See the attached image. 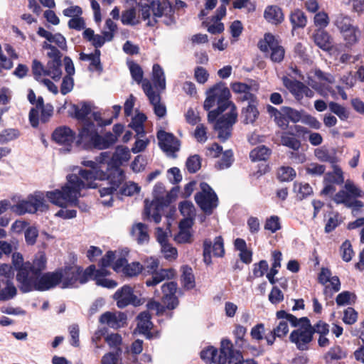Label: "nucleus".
Instances as JSON below:
<instances>
[{
    "label": "nucleus",
    "instance_id": "f257e3e1",
    "mask_svg": "<svg viewBox=\"0 0 364 364\" xmlns=\"http://www.w3.org/2000/svg\"><path fill=\"white\" fill-rule=\"evenodd\" d=\"M105 171L103 170L92 171L80 168L77 174L71 173L67 176V183L61 189H55L46 193L48 200L59 207L71 205L78 206L80 192L83 189L96 188V180L104 181Z\"/></svg>",
    "mask_w": 364,
    "mask_h": 364
},
{
    "label": "nucleus",
    "instance_id": "864d4df0",
    "mask_svg": "<svg viewBox=\"0 0 364 364\" xmlns=\"http://www.w3.org/2000/svg\"><path fill=\"white\" fill-rule=\"evenodd\" d=\"M186 166L190 173H196L201 168V158L198 154L189 156L186 162Z\"/></svg>",
    "mask_w": 364,
    "mask_h": 364
},
{
    "label": "nucleus",
    "instance_id": "9b49d317",
    "mask_svg": "<svg viewBox=\"0 0 364 364\" xmlns=\"http://www.w3.org/2000/svg\"><path fill=\"white\" fill-rule=\"evenodd\" d=\"M257 46L262 53L270 51L269 58L272 62L280 63L284 60L285 50L272 33H266L264 38L258 41Z\"/></svg>",
    "mask_w": 364,
    "mask_h": 364
},
{
    "label": "nucleus",
    "instance_id": "052dcab7",
    "mask_svg": "<svg viewBox=\"0 0 364 364\" xmlns=\"http://www.w3.org/2000/svg\"><path fill=\"white\" fill-rule=\"evenodd\" d=\"M276 316L278 319H285L287 321H289L293 327H300L301 326V318H298L294 315L287 313L284 310L277 311Z\"/></svg>",
    "mask_w": 364,
    "mask_h": 364
},
{
    "label": "nucleus",
    "instance_id": "b1692460",
    "mask_svg": "<svg viewBox=\"0 0 364 364\" xmlns=\"http://www.w3.org/2000/svg\"><path fill=\"white\" fill-rule=\"evenodd\" d=\"M152 11L155 17L165 16L164 23L167 25H171L175 22L173 17V9L171 2L168 0L158 1L156 4L152 3Z\"/></svg>",
    "mask_w": 364,
    "mask_h": 364
},
{
    "label": "nucleus",
    "instance_id": "6ab92c4d",
    "mask_svg": "<svg viewBox=\"0 0 364 364\" xmlns=\"http://www.w3.org/2000/svg\"><path fill=\"white\" fill-rule=\"evenodd\" d=\"M211 252H213L214 257H223L224 256L225 248L223 239L221 236L216 237L213 243L209 239L203 241V261L208 265L212 263Z\"/></svg>",
    "mask_w": 364,
    "mask_h": 364
},
{
    "label": "nucleus",
    "instance_id": "2f4dec72",
    "mask_svg": "<svg viewBox=\"0 0 364 364\" xmlns=\"http://www.w3.org/2000/svg\"><path fill=\"white\" fill-rule=\"evenodd\" d=\"M259 101L248 104L241 110L242 122L245 124H253L258 118L259 112L257 109Z\"/></svg>",
    "mask_w": 364,
    "mask_h": 364
},
{
    "label": "nucleus",
    "instance_id": "ddd939ff",
    "mask_svg": "<svg viewBox=\"0 0 364 364\" xmlns=\"http://www.w3.org/2000/svg\"><path fill=\"white\" fill-rule=\"evenodd\" d=\"M237 112L235 105H232V108L229 112L218 117L214 125V129L218 132V137L221 141L224 142L228 140L230 136L232 126L237 122Z\"/></svg>",
    "mask_w": 364,
    "mask_h": 364
},
{
    "label": "nucleus",
    "instance_id": "412c9836",
    "mask_svg": "<svg viewBox=\"0 0 364 364\" xmlns=\"http://www.w3.org/2000/svg\"><path fill=\"white\" fill-rule=\"evenodd\" d=\"M58 269H60L63 274V282L60 283L61 288L73 287L77 281L81 283L84 272L81 267L65 266L58 268Z\"/></svg>",
    "mask_w": 364,
    "mask_h": 364
},
{
    "label": "nucleus",
    "instance_id": "423d86ee",
    "mask_svg": "<svg viewBox=\"0 0 364 364\" xmlns=\"http://www.w3.org/2000/svg\"><path fill=\"white\" fill-rule=\"evenodd\" d=\"M266 109L270 118L273 119L275 124L282 130H286L289 127L290 122L296 124L302 119L301 112L291 107L282 106L277 109L272 105H267Z\"/></svg>",
    "mask_w": 364,
    "mask_h": 364
},
{
    "label": "nucleus",
    "instance_id": "09e8293b",
    "mask_svg": "<svg viewBox=\"0 0 364 364\" xmlns=\"http://www.w3.org/2000/svg\"><path fill=\"white\" fill-rule=\"evenodd\" d=\"M294 191L296 193V197L299 200H302L313 194V189L308 183L294 182Z\"/></svg>",
    "mask_w": 364,
    "mask_h": 364
},
{
    "label": "nucleus",
    "instance_id": "c9c22d12",
    "mask_svg": "<svg viewBox=\"0 0 364 364\" xmlns=\"http://www.w3.org/2000/svg\"><path fill=\"white\" fill-rule=\"evenodd\" d=\"M138 321L137 328L139 332L144 335L151 334V330L153 328L151 322V316L148 311L141 312L136 317Z\"/></svg>",
    "mask_w": 364,
    "mask_h": 364
},
{
    "label": "nucleus",
    "instance_id": "f8f14e48",
    "mask_svg": "<svg viewBox=\"0 0 364 364\" xmlns=\"http://www.w3.org/2000/svg\"><path fill=\"white\" fill-rule=\"evenodd\" d=\"M14 274L11 265L0 264V301L10 300L17 294V289L12 282Z\"/></svg>",
    "mask_w": 364,
    "mask_h": 364
},
{
    "label": "nucleus",
    "instance_id": "4468645a",
    "mask_svg": "<svg viewBox=\"0 0 364 364\" xmlns=\"http://www.w3.org/2000/svg\"><path fill=\"white\" fill-rule=\"evenodd\" d=\"M130 159L129 150L127 147L118 146L115 151L112 154V156L107 159L106 170L113 172L114 174H118L122 178V176L125 177V173L122 169L121 166L124 162H127Z\"/></svg>",
    "mask_w": 364,
    "mask_h": 364
},
{
    "label": "nucleus",
    "instance_id": "69168bd1",
    "mask_svg": "<svg viewBox=\"0 0 364 364\" xmlns=\"http://www.w3.org/2000/svg\"><path fill=\"white\" fill-rule=\"evenodd\" d=\"M140 188L134 182L125 183L119 191L122 196H132L134 193L139 192Z\"/></svg>",
    "mask_w": 364,
    "mask_h": 364
},
{
    "label": "nucleus",
    "instance_id": "de8ad7c7",
    "mask_svg": "<svg viewBox=\"0 0 364 364\" xmlns=\"http://www.w3.org/2000/svg\"><path fill=\"white\" fill-rule=\"evenodd\" d=\"M293 29L304 28L307 23V18L304 13L300 9L292 11L289 16Z\"/></svg>",
    "mask_w": 364,
    "mask_h": 364
},
{
    "label": "nucleus",
    "instance_id": "393cba45",
    "mask_svg": "<svg viewBox=\"0 0 364 364\" xmlns=\"http://www.w3.org/2000/svg\"><path fill=\"white\" fill-rule=\"evenodd\" d=\"M232 90L237 94V102H244L247 101L248 104L256 103L258 102L257 96L251 92L252 87L244 82H234L231 85Z\"/></svg>",
    "mask_w": 364,
    "mask_h": 364
},
{
    "label": "nucleus",
    "instance_id": "79ce46f5",
    "mask_svg": "<svg viewBox=\"0 0 364 364\" xmlns=\"http://www.w3.org/2000/svg\"><path fill=\"white\" fill-rule=\"evenodd\" d=\"M109 157V152H102L98 156L96 157V161L84 160L81 162L82 165L90 168V170L98 171L102 170V165L107 164V159Z\"/></svg>",
    "mask_w": 364,
    "mask_h": 364
},
{
    "label": "nucleus",
    "instance_id": "e2e57ef3",
    "mask_svg": "<svg viewBox=\"0 0 364 364\" xmlns=\"http://www.w3.org/2000/svg\"><path fill=\"white\" fill-rule=\"evenodd\" d=\"M282 228L279 218L277 215H272L267 218L264 229L271 231L272 233L276 232Z\"/></svg>",
    "mask_w": 364,
    "mask_h": 364
},
{
    "label": "nucleus",
    "instance_id": "20e7f679",
    "mask_svg": "<svg viewBox=\"0 0 364 364\" xmlns=\"http://www.w3.org/2000/svg\"><path fill=\"white\" fill-rule=\"evenodd\" d=\"M117 142V136L108 132L103 136L98 133L95 123L87 121L79 129L77 134V144H83L87 148H94L99 150L106 149Z\"/></svg>",
    "mask_w": 364,
    "mask_h": 364
},
{
    "label": "nucleus",
    "instance_id": "5fc2aeb1",
    "mask_svg": "<svg viewBox=\"0 0 364 364\" xmlns=\"http://www.w3.org/2000/svg\"><path fill=\"white\" fill-rule=\"evenodd\" d=\"M329 109L331 112L336 114L341 120H346L349 117V112L346 109V107L341 105L340 104L331 102L328 104Z\"/></svg>",
    "mask_w": 364,
    "mask_h": 364
},
{
    "label": "nucleus",
    "instance_id": "dca6fc26",
    "mask_svg": "<svg viewBox=\"0 0 364 364\" xmlns=\"http://www.w3.org/2000/svg\"><path fill=\"white\" fill-rule=\"evenodd\" d=\"M105 180H107L109 181V186L104 187L99 190V193L101 198H104L105 196H109V199H104L101 200V203L104 206L112 207L113 205V197L112 194L114 191H117V189L120 187V186L124 183L125 180V177L118 176V174H114L113 172L109 171L107 170L105 171Z\"/></svg>",
    "mask_w": 364,
    "mask_h": 364
},
{
    "label": "nucleus",
    "instance_id": "58836bf2",
    "mask_svg": "<svg viewBox=\"0 0 364 364\" xmlns=\"http://www.w3.org/2000/svg\"><path fill=\"white\" fill-rule=\"evenodd\" d=\"M346 352L339 345H334L323 355V359L326 363H331L334 360H340L346 358Z\"/></svg>",
    "mask_w": 364,
    "mask_h": 364
},
{
    "label": "nucleus",
    "instance_id": "7c9ffc66",
    "mask_svg": "<svg viewBox=\"0 0 364 364\" xmlns=\"http://www.w3.org/2000/svg\"><path fill=\"white\" fill-rule=\"evenodd\" d=\"M314 41L316 46L323 50H330L333 48V39L323 29L318 28L314 33Z\"/></svg>",
    "mask_w": 364,
    "mask_h": 364
},
{
    "label": "nucleus",
    "instance_id": "7ed1b4c3",
    "mask_svg": "<svg viewBox=\"0 0 364 364\" xmlns=\"http://www.w3.org/2000/svg\"><path fill=\"white\" fill-rule=\"evenodd\" d=\"M314 333L328 334L329 325L325 321L319 320L313 326L310 319L304 316L301 318L300 327L291 332L289 339L290 342L295 344L298 350L304 351L309 350Z\"/></svg>",
    "mask_w": 364,
    "mask_h": 364
},
{
    "label": "nucleus",
    "instance_id": "a211bd4d",
    "mask_svg": "<svg viewBox=\"0 0 364 364\" xmlns=\"http://www.w3.org/2000/svg\"><path fill=\"white\" fill-rule=\"evenodd\" d=\"M333 171L325 173L323 177L324 187L321 191L322 195L332 194L336 191L334 184L342 185L344 183L343 172L337 164L332 166Z\"/></svg>",
    "mask_w": 364,
    "mask_h": 364
},
{
    "label": "nucleus",
    "instance_id": "338daca9",
    "mask_svg": "<svg viewBox=\"0 0 364 364\" xmlns=\"http://www.w3.org/2000/svg\"><path fill=\"white\" fill-rule=\"evenodd\" d=\"M336 25L341 33L348 32V30L353 27L351 19L348 16H338L336 21Z\"/></svg>",
    "mask_w": 364,
    "mask_h": 364
},
{
    "label": "nucleus",
    "instance_id": "8fccbe9b",
    "mask_svg": "<svg viewBox=\"0 0 364 364\" xmlns=\"http://www.w3.org/2000/svg\"><path fill=\"white\" fill-rule=\"evenodd\" d=\"M133 232H137L136 240L139 244H143L144 242L149 240V235L148 233V227L146 225L139 223L134 227H133Z\"/></svg>",
    "mask_w": 364,
    "mask_h": 364
},
{
    "label": "nucleus",
    "instance_id": "5701e85b",
    "mask_svg": "<svg viewBox=\"0 0 364 364\" xmlns=\"http://www.w3.org/2000/svg\"><path fill=\"white\" fill-rule=\"evenodd\" d=\"M160 148L166 153L174 154L180 149V141L172 134L164 130L157 132Z\"/></svg>",
    "mask_w": 364,
    "mask_h": 364
},
{
    "label": "nucleus",
    "instance_id": "774afa93",
    "mask_svg": "<svg viewBox=\"0 0 364 364\" xmlns=\"http://www.w3.org/2000/svg\"><path fill=\"white\" fill-rule=\"evenodd\" d=\"M341 257L345 262H350L353 255V250L351 243L349 240H346L343 242L341 247Z\"/></svg>",
    "mask_w": 364,
    "mask_h": 364
},
{
    "label": "nucleus",
    "instance_id": "a19ab883",
    "mask_svg": "<svg viewBox=\"0 0 364 364\" xmlns=\"http://www.w3.org/2000/svg\"><path fill=\"white\" fill-rule=\"evenodd\" d=\"M181 282L183 287L186 289H192L196 286L195 277L193 269L191 267L186 265L182 267V274Z\"/></svg>",
    "mask_w": 364,
    "mask_h": 364
},
{
    "label": "nucleus",
    "instance_id": "2eb2a0df",
    "mask_svg": "<svg viewBox=\"0 0 364 364\" xmlns=\"http://www.w3.org/2000/svg\"><path fill=\"white\" fill-rule=\"evenodd\" d=\"M218 364H244L242 353L234 348L228 338L221 341Z\"/></svg>",
    "mask_w": 364,
    "mask_h": 364
},
{
    "label": "nucleus",
    "instance_id": "a18cd8bd",
    "mask_svg": "<svg viewBox=\"0 0 364 364\" xmlns=\"http://www.w3.org/2000/svg\"><path fill=\"white\" fill-rule=\"evenodd\" d=\"M271 150L264 145H260L253 149L250 153V158L252 161H267Z\"/></svg>",
    "mask_w": 364,
    "mask_h": 364
},
{
    "label": "nucleus",
    "instance_id": "cd10ccee",
    "mask_svg": "<svg viewBox=\"0 0 364 364\" xmlns=\"http://www.w3.org/2000/svg\"><path fill=\"white\" fill-rule=\"evenodd\" d=\"M90 112V105L86 102H82L80 105H71L70 110H69V116L78 121L83 122V126L87 121H91L90 119L87 118Z\"/></svg>",
    "mask_w": 364,
    "mask_h": 364
},
{
    "label": "nucleus",
    "instance_id": "6e6552de",
    "mask_svg": "<svg viewBox=\"0 0 364 364\" xmlns=\"http://www.w3.org/2000/svg\"><path fill=\"white\" fill-rule=\"evenodd\" d=\"M200 188L201 191L194 196L196 203L205 215H210L218 205V197L206 182H201Z\"/></svg>",
    "mask_w": 364,
    "mask_h": 364
},
{
    "label": "nucleus",
    "instance_id": "3c124183",
    "mask_svg": "<svg viewBox=\"0 0 364 364\" xmlns=\"http://www.w3.org/2000/svg\"><path fill=\"white\" fill-rule=\"evenodd\" d=\"M296 176V171L290 166H282L277 171V178L282 182L293 181Z\"/></svg>",
    "mask_w": 364,
    "mask_h": 364
},
{
    "label": "nucleus",
    "instance_id": "473e14b6",
    "mask_svg": "<svg viewBox=\"0 0 364 364\" xmlns=\"http://www.w3.org/2000/svg\"><path fill=\"white\" fill-rule=\"evenodd\" d=\"M105 268V267H101V269H97L95 264L90 265L84 270L81 284L86 283L90 278L94 279L95 282H97V279H104V277L110 274V272Z\"/></svg>",
    "mask_w": 364,
    "mask_h": 364
},
{
    "label": "nucleus",
    "instance_id": "0e129e2a",
    "mask_svg": "<svg viewBox=\"0 0 364 364\" xmlns=\"http://www.w3.org/2000/svg\"><path fill=\"white\" fill-rule=\"evenodd\" d=\"M247 333V328L242 325H236L233 334L235 338V345L240 348H242L245 339L244 337Z\"/></svg>",
    "mask_w": 364,
    "mask_h": 364
},
{
    "label": "nucleus",
    "instance_id": "680f3d73",
    "mask_svg": "<svg viewBox=\"0 0 364 364\" xmlns=\"http://www.w3.org/2000/svg\"><path fill=\"white\" fill-rule=\"evenodd\" d=\"M326 166L317 163H311L306 168V173L311 176H321L325 173Z\"/></svg>",
    "mask_w": 364,
    "mask_h": 364
},
{
    "label": "nucleus",
    "instance_id": "bb28decb",
    "mask_svg": "<svg viewBox=\"0 0 364 364\" xmlns=\"http://www.w3.org/2000/svg\"><path fill=\"white\" fill-rule=\"evenodd\" d=\"M176 275V271L173 268L160 269L151 274V277L147 279L145 284L147 287H154L164 280L173 279Z\"/></svg>",
    "mask_w": 364,
    "mask_h": 364
},
{
    "label": "nucleus",
    "instance_id": "a878e982",
    "mask_svg": "<svg viewBox=\"0 0 364 364\" xmlns=\"http://www.w3.org/2000/svg\"><path fill=\"white\" fill-rule=\"evenodd\" d=\"M152 204H157V209L168 207L171 203V193H166V188L162 182H157L153 189Z\"/></svg>",
    "mask_w": 364,
    "mask_h": 364
},
{
    "label": "nucleus",
    "instance_id": "6e6d98bb",
    "mask_svg": "<svg viewBox=\"0 0 364 364\" xmlns=\"http://www.w3.org/2000/svg\"><path fill=\"white\" fill-rule=\"evenodd\" d=\"M200 358L207 363L218 362L220 354L218 350L213 346H209L200 352Z\"/></svg>",
    "mask_w": 364,
    "mask_h": 364
},
{
    "label": "nucleus",
    "instance_id": "39448f33",
    "mask_svg": "<svg viewBox=\"0 0 364 364\" xmlns=\"http://www.w3.org/2000/svg\"><path fill=\"white\" fill-rule=\"evenodd\" d=\"M45 252H38L34 257L33 261L23 262V256L19 252H14L12 255V264L17 271L16 281L18 285H23L22 275L28 277L33 270L34 273L39 272L45 266Z\"/></svg>",
    "mask_w": 364,
    "mask_h": 364
},
{
    "label": "nucleus",
    "instance_id": "aec40b11",
    "mask_svg": "<svg viewBox=\"0 0 364 364\" xmlns=\"http://www.w3.org/2000/svg\"><path fill=\"white\" fill-rule=\"evenodd\" d=\"M51 139L55 144L65 147H71L77 141L76 132L68 126L63 125L56 127L51 134Z\"/></svg>",
    "mask_w": 364,
    "mask_h": 364
},
{
    "label": "nucleus",
    "instance_id": "ea45409f",
    "mask_svg": "<svg viewBox=\"0 0 364 364\" xmlns=\"http://www.w3.org/2000/svg\"><path fill=\"white\" fill-rule=\"evenodd\" d=\"M230 90L223 85L217 102L218 107L216 108L221 114L228 107H230L231 109L232 108V105H235L230 100Z\"/></svg>",
    "mask_w": 364,
    "mask_h": 364
},
{
    "label": "nucleus",
    "instance_id": "603ef678",
    "mask_svg": "<svg viewBox=\"0 0 364 364\" xmlns=\"http://www.w3.org/2000/svg\"><path fill=\"white\" fill-rule=\"evenodd\" d=\"M143 272V265L139 262H134L127 264L122 269V272L127 277H132L137 276Z\"/></svg>",
    "mask_w": 364,
    "mask_h": 364
},
{
    "label": "nucleus",
    "instance_id": "37998d69",
    "mask_svg": "<svg viewBox=\"0 0 364 364\" xmlns=\"http://www.w3.org/2000/svg\"><path fill=\"white\" fill-rule=\"evenodd\" d=\"M36 107H32L29 111L28 119L32 127L37 128L39 125V109L45 107L44 100L42 96L36 99Z\"/></svg>",
    "mask_w": 364,
    "mask_h": 364
},
{
    "label": "nucleus",
    "instance_id": "9d476101",
    "mask_svg": "<svg viewBox=\"0 0 364 364\" xmlns=\"http://www.w3.org/2000/svg\"><path fill=\"white\" fill-rule=\"evenodd\" d=\"M42 48L44 50H49L47 53V56L50 58L48 61L44 75H48L52 77L55 81H58L62 76V53L55 46H53L46 41L42 44Z\"/></svg>",
    "mask_w": 364,
    "mask_h": 364
},
{
    "label": "nucleus",
    "instance_id": "f3484780",
    "mask_svg": "<svg viewBox=\"0 0 364 364\" xmlns=\"http://www.w3.org/2000/svg\"><path fill=\"white\" fill-rule=\"evenodd\" d=\"M113 299L117 303V306L119 309H124L129 305L136 307L144 303L141 299L138 298L134 294V289L129 285H124L117 289L113 295Z\"/></svg>",
    "mask_w": 364,
    "mask_h": 364
},
{
    "label": "nucleus",
    "instance_id": "4c0bfd02",
    "mask_svg": "<svg viewBox=\"0 0 364 364\" xmlns=\"http://www.w3.org/2000/svg\"><path fill=\"white\" fill-rule=\"evenodd\" d=\"M284 85L297 101H301L303 99L304 92L306 87L304 83L296 80H287Z\"/></svg>",
    "mask_w": 364,
    "mask_h": 364
},
{
    "label": "nucleus",
    "instance_id": "c03bdc74",
    "mask_svg": "<svg viewBox=\"0 0 364 364\" xmlns=\"http://www.w3.org/2000/svg\"><path fill=\"white\" fill-rule=\"evenodd\" d=\"M126 318L127 316L124 314H122L120 319H118L114 313L107 311L100 316L99 321L102 324H107L111 328H117L120 327L119 321L126 320Z\"/></svg>",
    "mask_w": 364,
    "mask_h": 364
},
{
    "label": "nucleus",
    "instance_id": "c85d7f7f",
    "mask_svg": "<svg viewBox=\"0 0 364 364\" xmlns=\"http://www.w3.org/2000/svg\"><path fill=\"white\" fill-rule=\"evenodd\" d=\"M264 18L272 25H279L284 20V14L282 8L277 5H269L264 11Z\"/></svg>",
    "mask_w": 364,
    "mask_h": 364
},
{
    "label": "nucleus",
    "instance_id": "0eeeda50",
    "mask_svg": "<svg viewBox=\"0 0 364 364\" xmlns=\"http://www.w3.org/2000/svg\"><path fill=\"white\" fill-rule=\"evenodd\" d=\"M48 209L46 205L45 195L41 191H35L28 196L26 200H22L11 206V210L19 215L25 213H36L38 211L44 212Z\"/></svg>",
    "mask_w": 364,
    "mask_h": 364
},
{
    "label": "nucleus",
    "instance_id": "13d9d810",
    "mask_svg": "<svg viewBox=\"0 0 364 364\" xmlns=\"http://www.w3.org/2000/svg\"><path fill=\"white\" fill-rule=\"evenodd\" d=\"M19 131L16 129H5L0 133V144H4L17 139Z\"/></svg>",
    "mask_w": 364,
    "mask_h": 364
},
{
    "label": "nucleus",
    "instance_id": "bf43d9fd",
    "mask_svg": "<svg viewBox=\"0 0 364 364\" xmlns=\"http://www.w3.org/2000/svg\"><path fill=\"white\" fill-rule=\"evenodd\" d=\"M233 161V154L231 150L223 152L222 158L216 163L215 167L218 170L230 167Z\"/></svg>",
    "mask_w": 364,
    "mask_h": 364
},
{
    "label": "nucleus",
    "instance_id": "4be33fe9",
    "mask_svg": "<svg viewBox=\"0 0 364 364\" xmlns=\"http://www.w3.org/2000/svg\"><path fill=\"white\" fill-rule=\"evenodd\" d=\"M177 287L176 282H168L161 286V301L171 311L177 308L179 304V300L176 295Z\"/></svg>",
    "mask_w": 364,
    "mask_h": 364
},
{
    "label": "nucleus",
    "instance_id": "c756f323",
    "mask_svg": "<svg viewBox=\"0 0 364 364\" xmlns=\"http://www.w3.org/2000/svg\"><path fill=\"white\" fill-rule=\"evenodd\" d=\"M37 34L42 38H45L49 43H55L60 49L63 50H67L66 39L61 33H56L53 34L43 27H39L37 31Z\"/></svg>",
    "mask_w": 364,
    "mask_h": 364
},
{
    "label": "nucleus",
    "instance_id": "4d7b16f0",
    "mask_svg": "<svg viewBox=\"0 0 364 364\" xmlns=\"http://www.w3.org/2000/svg\"><path fill=\"white\" fill-rule=\"evenodd\" d=\"M128 66L132 79L138 84H140L142 82L144 77V72L141 66L134 61L128 63Z\"/></svg>",
    "mask_w": 364,
    "mask_h": 364
},
{
    "label": "nucleus",
    "instance_id": "f704fd0d",
    "mask_svg": "<svg viewBox=\"0 0 364 364\" xmlns=\"http://www.w3.org/2000/svg\"><path fill=\"white\" fill-rule=\"evenodd\" d=\"M223 85L221 82L216 83L207 91V97L203 104V107L206 111H209L217 103Z\"/></svg>",
    "mask_w": 364,
    "mask_h": 364
},
{
    "label": "nucleus",
    "instance_id": "1a4fd4ad",
    "mask_svg": "<svg viewBox=\"0 0 364 364\" xmlns=\"http://www.w3.org/2000/svg\"><path fill=\"white\" fill-rule=\"evenodd\" d=\"M309 133V130L306 127L294 124L282 132L280 142L284 146L293 151H299L302 146L301 139H304Z\"/></svg>",
    "mask_w": 364,
    "mask_h": 364
},
{
    "label": "nucleus",
    "instance_id": "49530a36",
    "mask_svg": "<svg viewBox=\"0 0 364 364\" xmlns=\"http://www.w3.org/2000/svg\"><path fill=\"white\" fill-rule=\"evenodd\" d=\"M152 78L156 87L161 90L166 88V79L164 76V72L161 66L158 64H154L152 68Z\"/></svg>",
    "mask_w": 364,
    "mask_h": 364
},
{
    "label": "nucleus",
    "instance_id": "e433bc0d",
    "mask_svg": "<svg viewBox=\"0 0 364 364\" xmlns=\"http://www.w3.org/2000/svg\"><path fill=\"white\" fill-rule=\"evenodd\" d=\"M101 52L99 49H95L93 53L86 54L81 53L80 54V59L81 60H89L90 64L89 65V70H92L95 68L97 71L102 72V66L100 62Z\"/></svg>",
    "mask_w": 364,
    "mask_h": 364
},
{
    "label": "nucleus",
    "instance_id": "72a5a7b5",
    "mask_svg": "<svg viewBox=\"0 0 364 364\" xmlns=\"http://www.w3.org/2000/svg\"><path fill=\"white\" fill-rule=\"evenodd\" d=\"M315 156L321 162H328L331 166L336 165L338 161L336 149L328 150L325 146L317 148L314 150Z\"/></svg>",
    "mask_w": 364,
    "mask_h": 364
},
{
    "label": "nucleus",
    "instance_id": "f03ea898",
    "mask_svg": "<svg viewBox=\"0 0 364 364\" xmlns=\"http://www.w3.org/2000/svg\"><path fill=\"white\" fill-rule=\"evenodd\" d=\"M45 266L37 273L34 270L31 272L28 278L22 275L23 285H18L22 293H28L32 291H46L61 285L63 274L60 269H56L53 272L43 273L47 267V257L45 255Z\"/></svg>",
    "mask_w": 364,
    "mask_h": 364
}]
</instances>
